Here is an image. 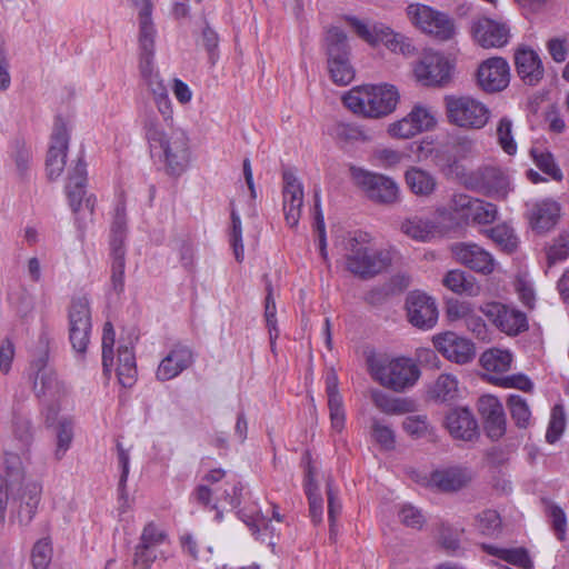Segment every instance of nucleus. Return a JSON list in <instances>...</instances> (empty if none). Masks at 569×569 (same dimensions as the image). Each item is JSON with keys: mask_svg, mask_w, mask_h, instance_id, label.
I'll list each match as a JSON object with an SVG mask.
<instances>
[{"mask_svg": "<svg viewBox=\"0 0 569 569\" xmlns=\"http://www.w3.org/2000/svg\"><path fill=\"white\" fill-rule=\"evenodd\" d=\"M442 284L457 295L478 297L481 292V286L476 278L460 269L449 270L442 279Z\"/></svg>", "mask_w": 569, "mask_h": 569, "instance_id": "obj_35", "label": "nucleus"}, {"mask_svg": "<svg viewBox=\"0 0 569 569\" xmlns=\"http://www.w3.org/2000/svg\"><path fill=\"white\" fill-rule=\"evenodd\" d=\"M70 341L78 352H84L91 330V312L87 298L74 299L69 310Z\"/></svg>", "mask_w": 569, "mask_h": 569, "instance_id": "obj_19", "label": "nucleus"}, {"mask_svg": "<svg viewBox=\"0 0 569 569\" xmlns=\"http://www.w3.org/2000/svg\"><path fill=\"white\" fill-rule=\"evenodd\" d=\"M512 353L507 349L491 348L480 356V365L489 377H502L511 369Z\"/></svg>", "mask_w": 569, "mask_h": 569, "instance_id": "obj_34", "label": "nucleus"}, {"mask_svg": "<svg viewBox=\"0 0 569 569\" xmlns=\"http://www.w3.org/2000/svg\"><path fill=\"white\" fill-rule=\"evenodd\" d=\"M510 82V66L506 59L493 57L482 61L477 70V83L486 92L505 90Z\"/></svg>", "mask_w": 569, "mask_h": 569, "instance_id": "obj_20", "label": "nucleus"}, {"mask_svg": "<svg viewBox=\"0 0 569 569\" xmlns=\"http://www.w3.org/2000/svg\"><path fill=\"white\" fill-rule=\"evenodd\" d=\"M405 180L410 191L419 197H428L437 188L436 178L430 172L417 167H411L406 171Z\"/></svg>", "mask_w": 569, "mask_h": 569, "instance_id": "obj_37", "label": "nucleus"}, {"mask_svg": "<svg viewBox=\"0 0 569 569\" xmlns=\"http://www.w3.org/2000/svg\"><path fill=\"white\" fill-rule=\"evenodd\" d=\"M366 367L373 381L393 392H405L412 388L421 375L413 359L375 351L367 352Z\"/></svg>", "mask_w": 569, "mask_h": 569, "instance_id": "obj_5", "label": "nucleus"}, {"mask_svg": "<svg viewBox=\"0 0 569 569\" xmlns=\"http://www.w3.org/2000/svg\"><path fill=\"white\" fill-rule=\"evenodd\" d=\"M473 475L462 467H449L436 470L430 475V483L441 491H456L467 486Z\"/></svg>", "mask_w": 569, "mask_h": 569, "instance_id": "obj_30", "label": "nucleus"}, {"mask_svg": "<svg viewBox=\"0 0 569 569\" xmlns=\"http://www.w3.org/2000/svg\"><path fill=\"white\" fill-rule=\"evenodd\" d=\"M86 163L81 159H78L69 171L66 191L70 207L82 228H86L88 222L92 221L96 204L94 197H86Z\"/></svg>", "mask_w": 569, "mask_h": 569, "instance_id": "obj_12", "label": "nucleus"}, {"mask_svg": "<svg viewBox=\"0 0 569 569\" xmlns=\"http://www.w3.org/2000/svg\"><path fill=\"white\" fill-rule=\"evenodd\" d=\"M435 218L411 217L402 221L401 231L409 238L428 242L437 237L445 234L446 229L440 224L439 218L445 214V210H437Z\"/></svg>", "mask_w": 569, "mask_h": 569, "instance_id": "obj_25", "label": "nucleus"}, {"mask_svg": "<svg viewBox=\"0 0 569 569\" xmlns=\"http://www.w3.org/2000/svg\"><path fill=\"white\" fill-rule=\"evenodd\" d=\"M138 47L140 76L153 94L154 102L159 106L166 104L169 100L168 92L154 63L156 40L138 43Z\"/></svg>", "mask_w": 569, "mask_h": 569, "instance_id": "obj_15", "label": "nucleus"}, {"mask_svg": "<svg viewBox=\"0 0 569 569\" xmlns=\"http://www.w3.org/2000/svg\"><path fill=\"white\" fill-rule=\"evenodd\" d=\"M531 154L536 166L547 176L556 181H560L562 179V171L555 162L553 156L546 150H540L539 148H532Z\"/></svg>", "mask_w": 569, "mask_h": 569, "instance_id": "obj_45", "label": "nucleus"}, {"mask_svg": "<svg viewBox=\"0 0 569 569\" xmlns=\"http://www.w3.org/2000/svg\"><path fill=\"white\" fill-rule=\"evenodd\" d=\"M267 291H268V293L266 297L264 318H266V323H267L269 335H270V341H271V345L273 346L274 340L279 336V330L277 328V319H276L277 307H276L274 298L272 296V288L270 286L267 287Z\"/></svg>", "mask_w": 569, "mask_h": 569, "instance_id": "obj_57", "label": "nucleus"}, {"mask_svg": "<svg viewBox=\"0 0 569 569\" xmlns=\"http://www.w3.org/2000/svg\"><path fill=\"white\" fill-rule=\"evenodd\" d=\"M435 348L449 361L465 365L476 357V347L472 341L452 331L436 335L432 338Z\"/></svg>", "mask_w": 569, "mask_h": 569, "instance_id": "obj_21", "label": "nucleus"}, {"mask_svg": "<svg viewBox=\"0 0 569 569\" xmlns=\"http://www.w3.org/2000/svg\"><path fill=\"white\" fill-rule=\"evenodd\" d=\"M473 40L482 48H501L509 42L510 28L506 22L479 18L472 23Z\"/></svg>", "mask_w": 569, "mask_h": 569, "instance_id": "obj_23", "label": "nucleus"}, {"mask_svg": "<svg viewBox=\"0 0 569 569\" xmlns=\"http://www.w3.org/2000/svg\"><path fill=\"white\" fill-rule=\"evenodd\" d=\"M508 406L516 425L519 428H527L530 425L531 411L526 400L518 395H510Z\"/></svg>", "mask_w": 569, "mask_h": 569, "instance_id": "obj_49", "label": "nucleus"}, {"mask_svg": "<svg viewBox=\"0 0 569 569\" xmlns=\"http://www.w3.org/2000/svg\"><path fill=\"white\" fill-rule=\"evenodd\" d=\"M13 441L6 450V471L0 475V521L6 520L10 509V521L27 527L34 518L41 500L42 486L26 472L28 447L31 442V426L19 418L13 425Z\"/></svg>", "mask_w": 569, "mask_h": 569, "instance_id": "obj_1", "label": "nucleus"}, {"mask_svg": "<svg viewBox=\"0 0 569 569\" xmlns=\"http://www.w3.org/2000/svg\"><path fill=\"white\" fill-rule=\"evenodd\" d=\"M455 60L440 50L425 49L412 63V77L427 88H440L449 83L455 71Z\"/></svg>", "mask_w": 569, "mask_h": 569, "instance_id": "obj_7", "label": "nucleus"}, {"mask_svg": "<svg viewBox=\"0 0 569 569\" xmlns=\"http://www.w3.org/2000/svg\"><path fill=\"white\" fill-rule=\"evenodd\" d=\"M349 170L352 181L361 188L372 201L391 204L399 200V186L391 178L367 171L356 166H351Z\"/></svg>", "mask_w": 569, "mask_h": 569, "instance_id": "obj_14", "label": "nucleus"}, {"mask_svg": "<svg viewBox=\"0 0 569 569\" xmlns=\"http://www.w3.org/2000/svg\"><path fill=\"white\" fill-rule=\"evenodd\" d=\"M473 311L475 306L471 302L458 299H450L446 307V315L450 321H466Z\"/></svg>", "mask_w": 569, "mask_h": 569, "instance_id": "obj_56", "label": "nucleus"}, {"mask_svg": "<svg viewBox=\"0 0 569 569\" xmlns=\"http://www.w3.org/2000/svg\"><path fill=\"white\" fill-rule=\"evenodd\" d=\"M560 218V206L551 199H541L528 204L529 224L538 233L551 230Z\"/></svg>", "mask_w": 569, "mask_h": 569, "instance_id": "obj_26", "label": "nucleus"}, {"mask_svg": "<svg viewBox=\"0 0 569 569\" xmlns=\"http://www.w3.org/2000/svg\"><path fill=\"white\" fill-rule=\"evenodd\" d=\"M472 203L466 219H470L479 224H489L497 219L498 209L493 203L480 199H476Z\"/></svg>", "mask_w": 569, "mask_h": 569, "instance_id": "obj_44", "label": "nucleus"}, {"mask_svg": "<svg viewBox=\"0 0 569 569\" xmlns=\"http://www.w3.org/2000/svg\"><path fill=\"white\" fill-rule=\"evenodd\" d=\"M406 13L417 30L438 41H450L457 34L455 20L448 13L428 4L411 3L407 7Z\"/></svg>", "mask_w": 569, "mask_h": 569, "instance_id": "obj_8", "label": "nucleus"}, {"mask_svg": "<svg viewBox=\"0 0 569 569\" xmlns=\"http://www.w3.org/2000/svg\"><path fill=\"white\" fill-rule=\"evenodd\" d=\"M450 123L463 129H480L489 120L488 109H447Z\"/></svg>", "mask_w": 569, "mask_h": 569, "instance_id": "obj_36", "label": "nucleus"}, {"mask_svg": "<svg viewBox=\"0 0 569 569\" xmlns=\"http://www.w3.org/2000/svg\"><path fill=\"white\" fill-rule=\"evenodd\" d=\"M369 395L373 406L386 415H405L415 410V402L409 398L393 397L378 388H372Z\"/></svg>", "mask_w": 569, "mask_h": 569, "instance_id": "obj_32", "label": "nucleus"}, {"mask_svg": "<svg viewBox=\"0 0 569 569\" xmlns=\"http://www.w3.org/2000/svg\"><path fill=\"white\" fill-rule=\"evenodd\" d=\"M168 542L169 535L163 525L156 521H149L144 525L139 543L158 550L160 546Z\"/></svg>", "mask_w": 569, "mask_h": 569, "instance_id": "obj_43", "label": "nucleus"}, {"mask_svg": "<svg viewBox=\"0 0 569 569\" xmlns=\"http://www.w3.org/2000/svg\"><path fill=\"white\" fill-rule=\"evenodd\" d=\"M282 207L287 224L291 228L298 226L303 207V186L298 177L290 170L282 174Z\"/></svg>", "mask_w": 569, "mask_h": 569, "instance_id": "obj_22", "label": "nucleus"}, {"mask_svg": "<svg viewBox=\"0 0 569 569\" xmlns=\"http://www.w3.org/2000/svg\"><path fill=\"white\" fill-rule=\"evenodd\" d=\"M481 311L508 336H517L528 328L526 315L513 307L500 302H488L481 307Z\"/></svg>", "mask_w": 569, "mask_h": 569, "instance_id": "obj_17", "label": "nucleus"}, {"mask_svg": "<svg viewBox=\"0 0 569 569\" xmlns=\"http://www.w3.org/2000/svg\"><path fill=\"white\" fill-rule=\"evenodd\" d=\"M192 362L193 356L191 350L186 346L177 345L160 361L156 371V378L159 381L171 380L189 368Z\"/></svg>", "mask_w": 569, "mask_h": 569, "instance_id": "obj_28", "label": "nucleus"}, {"mask_svg": "<svg viewBox=\"0 0 569 569\" xmlns=\"http://www.w3.org/2000/svg\"><path fill=\"white\" fill-rule=\"evenodd\" d=\"M158 556L157 549L138 543L134 551L133 566L136 569H150Z\"/></svg>", "mask_w": 569, "mask_h": 569, "instance_id": "obj_62", "label": "nucleus"}, {"mask_svg": "<svg viewBox=\"0 0 569 569\" xmlns=\"http://www.w3.org/2000/svg\"><path fill=\"white\" fill-rule=\"evenodd\" d=\"M328 69L332 81L339 86L350 83L355 69L349 61L348 37L338 27H331L326 34Z\"/></svg>", "mask_w": 569, "mask_h": 569, "instance_id": "obj_10", "label": "nucleus"}, {"mask_svg": "<svg viewBox=\"0 0 569 569\" xmlns=\"http://www.w3.org/2000/svg\"><path fill=\"white\" fill-rule=\"evenodd\" d=\"M398 519L402 525L412 529H421L426 522L422 511L409 503L399 507Z\"/></svg>", "mask_w": 569, "mask_h": 569, "instance_id": "obj_51", "label": "nucleus"}, {"mask_svg": "<svg viewBox=\"0 0 569 569\" xmlns=\"http://www.w3.org/2000/svg\"><path fill=\"white\" fill-rule=\"evenodd\" d=\"M203 485L193 492L196 500L217 510V518H221L220 508H237L243 491L238 476L222 469H212L203 477Z\"/></svg>", "mask_w": 569, "mask_h": 569, "instance_id": "obj_6", "label": "nucleus"}, {"mask_svg": "<svg viewBox=\"0 0 569 569\" xmlns=\"http://www.w3.org/2000/svg\"><path fill=\"white\" fill-rule=\"evenodd\" d=\"M126 209L122 203H119L114 209V217L111 226V249L113 244H120L123 247L124 234H126Z\"/></svg>", "mask_w": 569, "mask_h": 569, "instance_id": "obj_55", "label": "nucleus"}, {"mask_svg": "<svg viewBox=\"0 0 569 569\" xmlns=\"http://www.w3.org/2000/svg\"><path fill=\"white\" fill-rule=\"evenodd\" d=\"M546 49L550 54L551 59L556 63H562L568 57V41L562 37L550 38L546 43Z\"/></svg>", "mask_w": 569, "mask_h": 569, "instance_id": "obj_64", "label": "nucleus"}, {"mask_svg": "<svg viewBox=\"0 0 569 569\" xmlns=\"http://www.w3.org/2000/svg\"><path fill=\"white\" fill-rule=\"evenodd\" d=\"M498 140L508 154H515L517 152V144L512 137V123L509 119L502 118L497 129Z\"/></svg>", "mask_w": 569, "mask_h": 569, "instance_id": "obj_59", "label": "nucleus"}, {"mask_svg": "<svg viewBox=\"0 0 569 569\" xmlns=\"http://www.w3.org/2000/svg\"><path fill=\"white\" fill-rule=\"evenodd\" d=\"M116 341V333L113 326L106 322L102 332V365L106 372L110 371L113 365V346Z\"/></svg>", "mask_w": 569, "mask_h": 569, "instance_id": "obj_52", "label": "nucleus"}, {"mask_svg": "<svg viewBox=\"0 0 569 569\" xmlns=\"http://www.w3.org/2000/svg\"><path fill=\"white\" fill-rule=\"evenodd\" d=\"M485 234L490 238L501 250L511 253L517 250L519 239L513 228L507 223H499L485 231Z\"/></svg>", "mask_w": 569, "mask_h": 569, "instance_id": "obj_41", "label": "nucleus"}, {"mask_svg": "<svg viewBox=\"0 0 569 569\" xmlns=\"http://www.w3.org/2000/svg\"><path fill=\"white\" fill-rule=\"evenodd\" d=\"M500 526V517L495 510H486L478 516V528L483 535H496L499 531Z\"/></svg>", "mask_w": 569, "mask_h": 569, "instance_id": "obj_61", "label": "nucleus"}, {"mask_svg": "<svg viewBox=\"0 0 569 569\" xmlns=\"http://www.w3.org/2000/svg\"><path fill=\"white\" fill-rule=\"evenodd\" d=\"M240 513L243 521L253 528V532L261 533L262 531H270L272 533L274 531V528L271 525V519H269L267 515L262 513L261 510L252 512L241 510Z\"/></svg>", "mask_w": 569, "mask_h": 569, "instance_id": "obj_54", "label": "nucleus"}, {"mask_svg": "<svg viewBox=\"0 0 569 569\" xmlns=\"http://www.w3.org/2000/svg\"><path fill=\"white\" fill-rule=\"evenodd\" d=\"M489 381L503 388H517L522 391H530L533 387L530 379L525 375L489 377Z\"/></svg>", "mask_w": 569, "mask_h": 569, "instance_id": "obj_60", "label": "nucleus"}, {"mask_svg": "<svg viewBox=\"0 0 569 569\" xmlns=\"http://www.w3.org/2000/svg\"><path fill=\"white\" fill-rule=\"evenodd\" d=\"M408 321L416 328L429 330L438 321V307L433 297L423 291H411L406 298Z\"/></svg>", "mask_w": 569, "mask_h": 569, "instance_id": "obj_16", "label": "nucleus"}, {"mask_svg": "<svg viewBox=\"0 0 569 569\" xmlns=\"http://www.w3.org/2000/svg\"><path fill=\"white\" fill-rule=\"evenodd\" d=\"M478 411L485 420L503 412V407L497 397L492 395H483L478 399Z\"/></svg>", "mask_w": 569, "mask_h": 569, "instance_id": "obj_63", "label": "nucleus"}, {"mask_svg": "<svg viewBox=\"0 0 569 569\" xmlns=\"http://www.w3.org/2000/svg\"><path fill=\"white\" fill-rule=\"evenodd\" d=\"M112 254V274H111V281L112 286L116 291L120 292L123 289V282H124V247H121L120 244L114 243L113 249H111Z\"/></svg>", "mask_w": 569, "mask_h": 569, "instance_id": "obj_47", "label": "nucleus"}, {"mask_svg": "<svg viewBox=\"0 0 569 569\" xmlns=\"http://www.w3.org/2000/svg\"><path fill=\"white\" fill-rule=\"evenodd\" d=\"M346 23L370 46L383 44L390 51L403 56H411L415 51L409 38L393 32L382 24H370L355 16H345Z\"/></svg>", "mask_w": 569, "mask_h": 569, "instance_id": "obj_9", "label": "nucleus"}, {"mask_svg": "<svg viewBox=\"0 0 569 569\" xmlns=\"http://www.w3.org/2000/svg\"><path fill=\"white\" fill-rule=\"evenodd\" d=\"M516 69L521 80L529 86L537 84L543 77L545 69L537 51L520 48L515 54Z\"/></svg>", "mask_w": 569, "mask_h": 569, "instance_id": "obj_29", "label": "nucleus"}, {"mask_svg": "<svg viewBox=\"0 0 569 569\" xmlns=\"http://www.w3.org/2000/svg\"><path fill=\"white\" fill-rule=\"evenodd\" d=\"M569 256V237L561 234L555 242L547 249L548 267L563 261Z\"/></svg>", "mask_w": 569, "mask_h": 569, "instance_id": "obj_58", "label": "nucleus"}, {"mask_svg": "<svg viewBox=\"0 0 569 569\" xmlns=\"http://www.w3.org/2000/svg\"><path fill=\"white\" fill-rule=\"evenodd\" d=\"M232 229L230 234V242L233 249L236 260L241 262L244 257V249L242 242V226L239 213L236 209L231 210Z\"/></svg>", "mask_w": 569, "mask_h": 569, "instance_id": "obj_53", "label": "nucleus"}, {"mask_svg": "<svg viewBox=\"0 0 569 569\" xmlns=\"http://www.w3.org/2000/svg\"><path fill=\"white\" fill-rule=\"evenodd\" d=\"M52 542L49 538L39 539L31 550L33 569H47L52 560Z\"/></svg>", "mask_w": 569, "mask_h": 569, "instance_id": "obj_46", "label": "nucleus"}, {"mask_svg": "<svg viewBox=\"0 0 569 569\" xmlns=\"http://www.w3.org/2000/svg\"><path fill=\"white\" fill-rule=\"evenodd\" d=\"M461 392L458 378L451 373H441L427 391L429 399L438 403L455 401L460 398Z\"/></svg>", "mask_w": 569, "mask_h": 569, "instance_id": "obj_31", "label": "nucleus"}, {"mask_svg": "<svg viewBox=\"0 0 569 569\" xmlns=\"http://www.w3.org/2000/svg\"><path fill=\"white\" fill-rule=\"evenodd\" d=\"M482 549L491 556H495L519 569H532V561L523 548H498L491 545H482Z\"/></svg>", "mask_w": 569, "mask_h": 569, "instance_id": "obj_40", "label": "nucleus"}, {"mask_svg": "<svg viewBox=\"0 0 569 569\" xmlns=\"http://www.w3.org/2000/svg\"><path fill=\"white\" fill-rule=\"evenodd\" d=\"M37 375L33 388L46 407V421L49 426H56L54 456L61 459L70 449L73 440V421L67 415L72 408L67 387L60 381L54 370L41 358L34 362Z\"/></svg>", "mask_w": 569, "mask_h": 569, "instance_id": "obj_2", "label": "nucleus"}, {"mask_svg": "<svg viewBox=\"0 0 569 569\" xmlns=\"http://www.w3.org/2000/svg\"><path fill=\"white\" fill-rule=\"evenodd\" d=\"M435 124V117L428 109H412L402 119L388 127V133L397 139H410L416 134L429 130Z\"/></svg>", "mask_w": 569, "mask_h": 569, "instance_id": "obj_24", "label": "nucleus"}, {"mask_svg": "<svg viewBox=\"0 0 569 569\" xmlns=\"http://www.w3.org/2000/svg\"><path fill=\"white\" fill-rule=\"evenodd\" d=\"M137 10L138 43L153 41L158 31L152 19L153 3L151 0H127Z\"/></svg>", "mask_w": 569, "mask_h": 569, "instance_id": "obj_33", "label": "nucleus"}, {"mask_svg": "<svg viewBox=\"0 0 569 569\" xmlns=\"http://www.w3.org/2000/svg\"><path fill=\"white\" fill-rule=\"evenodd\" d=\"M345 249L347 269L361 278H371L385 271L396 257L392 248H376L373 238L363 231L349 233Z\"/></svg>", "mask_w": 569, "mask_h": 569, "instance_id": "obj_4", "label": "nucleus"}, {"mask_svg": "<svg viewBox=\"0 0 569 569\" xmlns=\"http://www.w3.org/2000/svg\"><path fill=\"white\" fill-rule=\"evenodd\" d=\"M566 427V415L562 406H555L551 410L550 421L546 432V440L555 443L562 435Z\"/></svg>", "mask_w": 569, "mask_h": 569, "instance_id": "obj_50", "label": "nucleus"}, {"mask_svg": "<svg viewBox=\"0 0 569 569\" xmlns=\"http://www.w3.org/2000/svg\"><path fill=\"white\" fill-rule=\"evenodd\" d=\"M485 193L495 199H505L511 191L510 180L500 169L487 168L483 171Z\"/></svg>", "mask_w": 569, "mask_h": 569, "instance_id": "obj_38", "label": "nucleus"}, {"mask_svg": "<svg viewBox=\"0 0 569 569\" xmlns=\"http://www.w3.org/2000/svg\"><path fill=\"white\" fill-rule=\"evenodd\" d=\"M345 107H397L401 93L389 82L366 83L351 88L342 96Z\"/></svg>", "mask_w": 569, "mask_h": 569, "instance_id": "obj_11", "label": "nucleus"}, {"mask_svg": "<svg viewBox=\"0 0 569 569\" xmlns=\"http://www.w3.org/2000/svg\"><path fill=\"white\" fill-rule=\"evenodd\" d=\"M146 136L151 153L168 174L181 176L190 166V138L183 129L172 127V109H153L146 119Z\"/></svg>", "mask_w": 569, "mask_h": 569, "instance_id": "obj_3", "label": "nucleus"}, {"mask_svg": "<svg viewBox=\"0 0 569 569\" xmlns=\"http://www.w3.org/2000/svg\"><path fill=\"white\" fill-rule=\"evenodd\" d=\"M305 490L309 500L310 517L316 525L320 523L322 521L323 513L322 498L317 491L318 488L315 482L313 470L309 461L306 472Z\"/></svg>", "mask_w": 569, "mask_h": 569, "instance_id": "obj_42", "label": "nucleus"}, {"mask_svg": "<svg viewBox=\"0 0 569 569\" xmlns=\"http://www.w3.org/2000/svg\"><path fill=\"white\" fill-rule=\"evenodd\" d=\"M446 428L458 440L472 441L479 435L478 422L470 409L457 407L446 416Z\"/></svg>", "mask_w": 569, "mask_h": 569, "instance_id": "obj_27", "label": "nucleus"}, {"mask_svg": "<svg viewBox=\"0 0 569 569\" xmlns=\"http://www.w3.org/2000/svg\"><path fill=\"white\" fill-rule=\"evenodd\" d=\"M71 120L58 114L54 118L46 157V173L50 180L58 179L64 170L68 157Z\"/></svg>", "mask_w": 569, "mask_h": 569, "instance_id": "obj_13", "label": "nucleus"}, {"mask_svg": "<svg viewBox=\"0 0 569 569\" xmlns=\"http://www.w3.org/2000/svg\"><path fill=\"white\" fill-rule=\"evenodd\" d=\"M453 258L470 270L485 276L491 274L498 267L493 256L473 242H459L451 246Z\"/></svg>", "mask_w": 569, "mask_h": 569, "instance_id": "obj_18", "label": "nucleus"}, {"mask_svg": "<svg viewBox=\"0 0 569 569\" xmlns=\"http://www.w3.org/2000/svg\"><path fill=\"white\" fill-rule=\"evenodd\" d=\"M371 437L383 450H393L396 447L395 431L379 419H372Z\"/></svg>", "mask_w": 569, "mask_h": 569, "instance_id": "obj_48", "label": "nucleus"}, {"mask_svg": "<svg viewBox=\"0 0 569 569\" xmlns=\"http://www.w3.org/2000/svg\"><path fill=\"white\" fill-rule=\"evenodd\" d=\"M117 376L123 387H132L137 380V367L133 348L120 346L118 349Z\"/></svg>", "mask_w": 569, "mask_h": 569, "instance_id": "obj_39", "label": "nucleus"}]
</instances>
